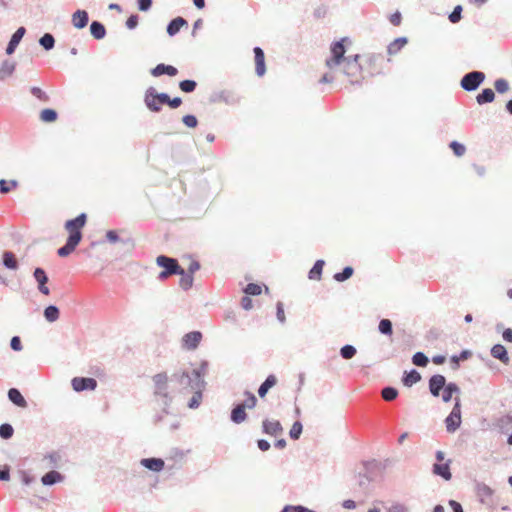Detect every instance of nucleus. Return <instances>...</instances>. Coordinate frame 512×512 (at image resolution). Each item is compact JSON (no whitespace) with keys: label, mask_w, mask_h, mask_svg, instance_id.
I'll use <instances>...</instances> for the list:
<instances>
[{"label":"nucleus","mask_w":512,"mask_h":512,"mask_svg":"<svg viewBox=\"0 0 512 512\" xmlns=\"http://www.w3.org/2000/svg\"><path fill=\"white\" fill-rule=\"evenodd\" d=\"M209 363L206 360H202L199 367L192 371H182L173 374L179 385L183 388H190L191 391L196 389H205L206 382L204 377L208 372Z\"/></svg>","instance_id":"f257e3e1"},{"label":"nucleus","mask_w":512,"mask_h":512,"mask_svg":"<svg viewBox=\"0 0 512 512\" xmlns=\"http://www.w3.org/2000/svg\"><path fill=\"white\" fill-rule=\"evenodd\" d=\"M429 391L433 397L441 396L443 402L451 401L453 394H460L461 390L455 382H446L441 374L432 375L428 381Z\"/></svg>","instance_id":"f03ea898"},{"label":"nucleus","mask_w":512,"mask_h":512,"mask_svg":"<svg viewBox=\"0 0 512 512\" xmlns=\"http://www.w3.org/2000/svg\"><path fill=\"white\" fill-rule=\"evenodd\" d=\"M144 104L153 113H159L162 105H167L168 93L158 92L153 86L148 87L144 93Z\"/></svg>","instance_id":"7ed1b4c3"},{"label":"nucleus","mask_w":512,"mask_h":512,"mask_svg":"<svg viewBox=\"0 0 512 512\" xmlns=\"http://www.w3.org/2000/svg\"><path fill=\"white\" fill-rule=\"evenodd\" d=\"M154 394L162 398L163 413L168 414L172 396L168 392V376L165 372L153 376Z\"/></svg>","instance_id":"20e7f679"},{"label":"nucleus","mask_w":512,"mask_h":512,"mask_svg":"<svg viewBox=\"0 0 512 512\" xmlns=\"http://www.w3.org/2000/svg\"><path fill=\"white\" fill-rule=\"evenodd\" d=\"M156 264L163 268L157 277L159 281H165L172 275L182 273V267L179 265L176 258L168 257L166 255H159L156 258Z\"/></svg>","instance_id":"39448f33"},{"label":"nucleus","mask_w":512,"mask_h":512,"mask_svg":"<svg viewBox=\"0 0 512 512\" xmlns=\"http://www.w3.org/2000/svg\"><path fill=\"white\" fill-rule=\"evenodd\" d=\"M360 55H350L340 64L343 74L349 78L351 84H360L359 78L362 75V67L359 63Z\"/></svg>","instance_id":"423d86ee"},{"label":"nucleus","mask_w":512,"mask_h":512,"mask_svg":"<svg viewBox=\"0 0 512 512\" xmlns=\"http://www.w3.org/2000/svg\"><path fill=\"white\" fill-rule=\"evenodd\" d=\"M346 40H348V38H342L339 41L332 43L330 48L331 56L325 61V64L329 69L339 66L347 58L345 56L346 47L344 45Z\"/></svg>","instance_id":"0eeeda50"},{"label":"nucleus","mask_w":512,"mask_h":512,"mask_svg":"<svg viewBox=\"0 0 512 512\" xmlns=\"http://www.w3.org/2000/svg\"><path fill=\"white\" fill-rule=\"evenodd\" d=\"M485 78L486 76L484 72L474 70L466 73L462 77L460 81V86L463 90L467 92H472L480 87V85L484 82Z\"/></svg>","instance_id":"6e6552de"},{"label":"nucleus","mask_w":512,"mask_h":512,"mask_svg":"<svg viewBox=\"0 0 512 512\" xmlns=\"http://www.w3.org/2000/svg\"><path fill=\"white\" fill-rule=\"evenodd\" d=\"M87 221V215L85 213L79 214L73 219H69L65 222V229L69 232L68 237L76 236L77 241L82 240V228L85 226Z\"/></svg>","instance_id":"1a4fd4ad"},{"label":"nucleus","mask_w":512,"mask_h":512,"mask_svg":"<svg viewBox=\"0 0 512 512\" xmlns=\"http://www.w3.org/2000/svg\"><path fill=\"white\" fill-rule=\"evenodd\" d=\"M461 425V403L458 397L455 398V404L452 411L445 419L446 431L454 433Z\"/></svg>","instance_id":"9d476101"},{"label":"nucleus","mask_w":512,"mask_h":512,"mask_svg":"<svg viewBox=\"0 0 512 512\" xmlns=\"http://www.w3.org/2000/svg\"><path fill=\"white\" fill-rule=\"evenodd\" d=\"M475 492L480 503L484 505L493 504L494 490L483 482H476Z\"/></svg>","instance_id":"9b49d317"},{"label":"nucleus","mask_w":512,"mask_h":512,"mask_svg":"<svg viewBox=\"0 0 512 512\" xmlns=\"http://www.w3.org/2000/svg\"><path fill=\"white\" fill-rule=\"evenodd\" d=\"M210 101L213 103L224 102L228 105H235L239 103L240 97L233 91L221 90L214 92L210 97Z\"/></svg>","instance_id":"f8f14e48"},{"label":"nucleus","mask_w":512,"mask_h":512,"mask_svg":"<svg viewBox=\"0 0 512 512\" xmlns=\"http://www.w3.org/2000/svg\"><path fill=\"white\" fill-rule=\"evenodd\" d=\"M71 385L76 392L93 391L97 387V381L91 377H74Z\"/></svg>","instance_id":"ddd939ff"},{"label":"nucleus","mask_w":512,"mask_h":512,"mask_svg":"<svg viewBox=\"0 0 512 512\" xmlns=\"http://www.w3.org/2000/svg\"><path fill=\"white\" fill-rule=\"evenodd\" d=\"M33 277L38 283V290L44 295H49L50 290L47 287V282L49 279L45 270L40 267L35 268L33 272Z\"/></svg>","instance_id":"4468645a"},{"label":"nucleus","mask_w":512,"mask_h":512,"mask_svg":"<svg viewBox=\"0 0 512 512\" xmlns=\"http://www.w3.org/2000/svg\"><path fill=\"white\" fill-rule=\"evenodd\" d=\"M150 73L153 77H160L162 75L174 77L178 74V69L173 65L160 63L156 65L154 68H152L150 70Z\"/></svg>","instance_id":"2eb2a0df"},{"label":"nucleus","mask_w":512,"mask_h":512,"mask_svg":"<svg viewBox=\"0 0 512 512\" xmlns=\"http://www.w3.org/2000/svg\"><path fill=\"white\" fill-rule=\"evenodd\" d=\"M283 432V427L278 420H269L264 419L262 422V433L270 435V436H277L278 434Z\"/></svg>","instance_id":"dca6fc26"},{"label":"nucleus","mask_w":512,"mask_h":512,"mask_svg":"<svg viewBox=\"0 0 512 512\" xmlns=\"http://www.w3.org/2000/svg\"><path fill=\"white\" fill-rule=\"evenodd\" d=\"M254 58H255V71L257 76L262 77L266 72V65H265V54L261 47H254Z\"/></svg>","instance_id":"f3484780"},{"label":"nucleus","mask_w":512,"mask_h":512,"mask_svg":"<svg viewBox=\"0 0 512 512\" xmlns=\"http://www.w3.org/2000/svg\"><path fill=\"white\" fill-rule=\"evenodd\" d=\"M25 33H26L25 27L21 26L12 34V36L7 44V47H6V53L8 55H11L15 52L17 46L19 45L20 41L24 37Z\"/></svg>","instance_id":"a211bd4d"},{"label":"nucleus","mask_w":512,"mask_h":512,"mask_svg":"<svg viewBox=\"0 0 512 512\" xmlns=\"http://www.w3.org/2000/svg\"><path fill=\"white\" fill-rule=\"evenodd\" d=\"M202 339L200 331H191L183 337V345L190 350L196 349Z\"/></svg>","instance_id":"6ab92c4d"},{"label":"nucleus","mask_w":512,"mask_h":512,"mask_svg":"<svg viewBox=\"0 0 512 512\" xmlns=\"http://www.w3.org/2000/svg\"><path fill=\"white\" fill-rule=\"evenodd\" d=\"M432 472L434 475L439 476L444 480H450L452 478L450 471V460H448L446 463H434Z\"/></svg>","instance_id":"aec40b11"},{"label":"nucleus","mask_w":512,"mask_h":512,"mask_svg":"<svg viewBox=\"0 0 512 512\" xmlns=\"http://www.w3.org/2000/svg\"><path fill=\"white\" fill-rule=\"evenodd\" d=\"M79 241H77L76 236L68 237L66 243L57 250V254L60 257L69 256L79 245Z\"/></svg>","instance_id":"412c9836"},{"label":"nucleus","mask_w":512,"mask_h":512,"mask_svg":"<svg viewBox=\"0 0 512 512\" xmlns=\"http://www.w3.org/2000/svg\"><path fill=\"white\" fill-rule=\"evenodd\" d=\"M89 15L86 10H77L72 14V24L77 29H82L87 26Z\"/></svg>","instance_id":"4be33fe9"},{"label":"nucleus","mask_w":512,"mask_h":512,"mask_svg":"<svg viewBox=\"0 0 512 512\" xmlns=\"http://www.w3.org/2000/svg\"><path fill=\"white\" fill-rule=\"evenodd\" d=\"M244 405H241L240 403L236 404L230 413V420L234 424H240L244 422L247 419V413L245 411Z\"/></svg>","instance_id":"5701e85b"},{"label":"nucleus","mask_w":512,"mask_h":512,"mask_svg":"<svg viewBox=\"0 0 512 512\" xmlns=\"http://www.w3.org/2000/svg\"><path fill=\"white\" fill-rule=\"evenodd\" d=\"M141 465L153 472H160L164 468V461L161 458H143Z\"/></svg>","instance_id":"b1692460"},{"label":"nucleus","mask_w":512,"mask_h":512,"mask_svg":"<svg viewBox=\"0 0 512 512\" xmlns=\"http://www.w3.org/2000/svg\"><path fill=\"white\" fill-rule=\"evenodd\" d=\"M188 22L183 17H176L172 19L167 25V33L169 36H175L183 26H187Z\"/></svg>","instance_id":"393cba45"},{"label":"nucleus","mask_w":512,"mask_h":512,"mask_svg":"<svg viewBox=\"0 0 512 512\" xmlns=\"http://www.w3.org/2000/svg\"><path fill=\"white\" fill-rule=\"evenodd\" d=\"M491 356L500 360L504 364L509 363V356L506 348L502 344H495L490 350Z\"/></svg>","instance_id":"a878e982"},{"label":"nucleus","mask_w":512,"mask_h":512,"mask_svg":"<svg viewBox=\"0 0 512 512\" xmlns=\"http://www.w3.org/2000/svg\"><path fill=\"white\" fill-rule=\"evenodd\" d=\"M63 479L64 476L60 472L52 470L42 476L41 482L45 486H52L56 483L61 482Z\"/></svg>","instance_id":"bb28decb"},{"label":"nucleus","mask_w":512,"mask_h":512,"mask_svg":"<svg viewBox=\"0 0 512 512\" xmlns=\"http://www.w3.org/2000/svg\"><path fill=\"white\" fill-rule=\"evenodd\" d=\"M8 399L18 407L27 406L25 398L17 388H10L8 390Z\"/></svg>","instance_id":"cd10ccee"},{"label":"nucleus","mask_w":512,"mask_h":512,"mask_svg":"<svg viewBox=\"0 0 512 512\" xmlns=\"http://www.w3.org/2000/svg\"><path fill=\"white\" fill-rule=\"evenodd\" d=\"M90 33L96 40H101L106 36V28L99 21H92L90 24Z\"/></svg>","instance_id":"c85d7f7f"},{"label":"nucleus","mask_w":512,"mask_h":512,"mask_svg":"<svg viewBox=\"0 0 512 512\" xmlns=\"http://www.w3.org/2000/svg\"><path fill=\"white\" fill-rule=\"evenodd\" d=\"M421 380V375L416 369H411L408 372H405L402 378V382L405 386L411 387L412 385L418 383Z\"/></svg>","instance_id":"c756f323"},{"label":"nucleus","mask_w":512,"mask_h":512,"mask_svg":"<svg viewBox=\"0 0 512 512\" xmlns=\"http://www.w3.org/2000/svg\"><path fill=\"white\" fill-rule=\"evenodd\" d=\"M495 93L491 88H484L477 96L476 101L479 105H484L493 102Z\"/></svg>","instance_id":"7c9ffc66"},{"label":"nucleus","mask_w":512,"mask_h":512,"mask_svg":"<svg viewBox=\"0 0 512 512\" xmlns=\"http://www.w3.org/2000/svg\"><path fill=\"white\" fill-rule=\"evenodd\" d=\"M3 266L10 270H16L18 268V260L11 251H5L2 255Z\"/></svg>","instance_id":"2f4dec72"},{"label":"nucleus","mask_w":512,"mask_h":512,"mask_svg":"<svg viewBox=\"0 0 512 512\" xmlns=\"http://www.w3.org/2000/svg\"><path fill=\"white\" fill-rule=\"evenodd\" d=\"M16 68V64L10 60H4L0 66V80H4L11 76Z\"/></svg>","instance_id":"473e14b6"},{"label":"nucleus","mask_w":512,"mask_h":512,"mask_svg":"<svg viewBox=\"0 0 512 512\" xmlns=\"http://www.w3.org/2000/svg\"><path fill=\"white\" fill-rule=\"evenodd\" d=\"M277 382L276 377L271 374L269 375L264 382L258 388V395L263 398L268 393L269 389L272 388Z\"/></svg>","instance_id":"72a5a7b5"},{"label":"nucleus","mask_w":512,"mask_h":512,"mask_svg":"<svg viewBox=\"0 0 512 512\" xmlns=\"http://www.w3.org/2000/svg\"><path fill=\"white\" fill-rule=\"evenodd\" d=\"M324 265H325L324 260H322V259L317 260L308 273L309 279L319 280L321 278Z\"/></svg>","instance_id":"f704fd0d"},{"label":"nucleus","mask_w":512,"mask_h":512,"mask_svg":"<svg viewBox=\"0 0 512 512\" xmlns=\"http://www.w3.org/2000/svg\"><path fill=\"white\" fill-rule=\"evenodd\" d=\"M406 43H407L406 37L396 38L394 41H392L388 45V47H387L388 54L393 55V54L398 53Z\"/></svg>","instance_id":"c9c22d12"},{"label":"nucleus","mask_w":512,"mask_h":512,"mask_svg":"<svg viewBox=\"0 0 512 512\" xmlns=\"http://www.w3.org/2000/svg\"><path fill=\"white\" fill-rule=\"evenodd\" d=\"M39 44L44 50L50 51L55 46V38L51 33H45L40 37Z\"/></svg>","instance_id":"e433bc0d"},{"label":"nucleus","mask_w":512,"mask_h":512,"mask_svg":"<svg viewBox=\"0 0 512 512\" xmlns=\"http://www.w3.org/2000/svg\"><path fill=\"white\" fill-rule=\"evenodd\" d=\"M60 311L55 305H49L44 309V317L48 322H55L59 319Z\"/></svg>","instance_id":"4c0bfd02"},{"label":"nucleus","mask_w":512,"mask_h":512,"mask_svg":"<svg viewBox=\"0 0 512 512\" xmlns=\"http://www.w3.org/2000/svg\"><path fill=\"white\" fill-rule=\"evenodd\" d=\"M179 275L181 276V278L179 280V286L184 291L189 290L193 285V281H194L193 276L186 273V271L183 268H182V273H180Z\"/></svg>","instance_id":"58836bf2"},{"label":"nucleus","mask_w":512,"mask_h":512,"mask_svg":"<svg viewBox=\"0 0 512 512\" xmlns=\"http://www.w3.org/2000/svg\"><path fill=\"white\" fill-rule=\"evenodd\" d=\"M354 269L351 266H346L341 272H337L333 275V279L337 282H344L352 277Z\"/></svg>","instance_id":"ea45409f"},{"label":"nucleus","mask_w":512,"mask_h":512,"mask_svg":"<svg viewBox=\"0 0 512 512\" xmlns=\"http://www.w3.org/2000/svg\"><path fill=\"white\" fill-rule=\"evenodd\" d=\"M205 389H196L193 390V396L188 402V407L190 409H196L200 406L202 398H203V391Z\"/></svg>","instance_id":"a19ab883"},{"label":"nucleus","mask_w":512,"mask_h":512,"mask_svg":"<svg viewBox=\"0 0 512 512\" xmlns=\"http://www.w3.org/2000/svg\"><path fill=\"white\" fill-rule=\"evenodd\" d=\"M57 117V112L51 108L43 109L40 113V119L46 123L54 122L57 119Z\"/></svg>","instance_id":"79ce46f5"},{"label":"nucleus","mask_w":512,"mask_h":512,"mask_svg":"<svg viewBox=\"0 0 512 512\" xmlns=\"http://www.w3.org/2000/svg\"><path fill=\"white\" fill-rule=\"evenodd\" d=\"M244 396L246 397V399L240 404L244 405L245 409H253L254 407H256L258 400L252 392L246 390L244 391Z\"/></svg>","instance_id":"37998d69"},{"label":"nucleus","mask_w":512,"mask_h":512,"mask_svg":"<svg viewBox=\"0 0 512 512\" xmlns=\"http://www.w3.org/2000/svg\"><path fill=\"white\" fill-rule=\"evenodd\" d=\"M179 88L184 93H192L197 88V82L191 79L182 80L179 82Z\"/></svg>","instance_id":"c03bdc74"},{"label":"nucleus","mask_w":512,"mask_h":512,"mask_svg":"<svg viewBox=\"0 0 512 512\" xmlns=\"http://www.w3.org/2000/svg\"><path fill=\"white\" fill-rule=\"evenodd\" d=\"M378 330L381 334L390 336L393 333V325L389 319H382L379 322Z\"/></svg>","instance_id":"a18cd8bd"},{"label":"nucleus","mask_w":512,"mask_h":512,"mask_svg":"<svg viewBox=\"0 0 512 512\" xmlns=\"http://www.w3.org/2000/svg\"><path fill=\"white\" fill-rule=\"evenodd\" d=\"M381 395L385 401H393L398 396V390L392 386H386L382 389Z\"/></svg>","instance_id":"49530a36"},{"label":"nucleus","mask_w":512,"mask_h":512,"mask_svg":"<svg viewBox=\"0 0 512 512\" xmlns=\"http://www.w3.org/2000/svg\"><path fill=\"white\" fill-rule=\"evenodd\" d=\"M106 240L110 243H116L118 241H121L124 244H132V240L130 238L120 239L116 230H108L106 232Z\"/></svg>","instance_id":"de8ad7c7"},{"label":"nucleus","mask_w":512,"mask_h":512,"mask_svg":"<svg viewBox=\"0 0 512 512\" xmlns=\"http://www.w3.org/2000/svg\"><path fill=\"white\" fill-rule=\"evenodd\" d=\"M356 353V348L350 344H346L342 346L340 349V356L346 360L353 358L356 355Z\"/></svg>","instance_id":"09e8293b"},{"label":"nucleus","mask_w":512,"mask_h":512,"mask_svg":"<svg viewBox=\"0 0 512 512\" xmlns=\"http://www.w3.org/2000/svg\"><path fill=\"white\" fill-rule=\"evenodd\" d=\"M412 362L418 367H426L429 363V359L423 352H416L412 356Z\"/></svg>","instance_id":"8fccbe9b"},{"label":"nucleus","mask_w":512,"mask_h":512,"mask_svg":"<svg viewBox=\"0 0 512 512\" xmlns=\"http://www.w3.org/2000/svg\"><path fill=\"white\" fill-rule=\"evenodd\" d=\"M18 186V182L16 180L6 181L5 179L0 180V193L7 194L12 189Z\"/></svg>","instance_id":"3c124183"},{"label":"nucleus","mask_w":512,"mask_h":512,"mask_svg":"<svg viewBox=\"0 0 512 512\" xmlns=\"http://www.w3.org/2000/svg\"><path fill=\"white\" fill-rule=\"evenodd\" d=\"M14 434V428L9 423H3L0 425V437L4 440L12 438Z\"/></svg>","instance_id":"603ef678"},{"label":"nucleus","mask_w":512,"mask_h":512,"mask_svg":"<svg viewBox=\"0 0 512 512\" xmlns=\"http://www.w3.org/2000/svg\"><path fill=\"white\" fill-rule=\"evenodd\" d=\"M303 431V425L300 421H295L289 431V436L292 440H298Z\"/></svg>","instance_id":"864d4df0"},{"label":"nucleus","mask_w":512,"mask_h":512,"mask_svg":"<svg viewBox=\"0 0 512 512\" xmlns=\"http://www.w3.org/2000/svg\"><path fill=\"white\" fill-rule=\"evenodd\" d=\"M494 87L499 94L506 93L510 88L509 82L504 78L496 79L494 82Z\"/></svg>","instance_id":"5fc2aeb1"},{"label":"nucleus","mask_w":512,"mask_h":512,"mask_svg":"<svg viewBox=\"0 0 512 512\" xmlns=\"http://www.w3.org/2000/svg\"><path fill=\"white\" fill-rule=\"evenodd\" d=\"M261 292H262V287H261V285H259L257 283H249L244 288V293L246 295L257 296V295H260Z\"/></svg>","instance_id":"6e6d98bb"},{"label":"nucleus","mask_w":512,"mask_h":512,"mask_svg":"<svg viewBox=\"0 0 512 512\" xmlns=\"http://www.w3.org/2000/svg\"><path fill=\"white\" fill-rule=\"evenodd\" d=\"M471 356V352L469 350H462L458 355H453L451 357V362L455 364L454 368L459 366L460 361L467 360Z\"/></svg>","instance_id":"4d7b16f0"},{"label":"nucleus","mask_w":512,"mask_h":512,"mask_svg":"<svg viewBox=\"0 0 512 512\" xmlns=\"http://www.w3.org/2000/svg\"><path fill=\"white\" fill-rule=\"evenodd\" d=\"M463 8L461 5L454 7L453 11L449 14L448 18L451 23H458L462 18Z\"/></svg>","instance_id":"13d9d810"},{"label":"nucleus","mask_w":512,"mask_h":512,"mask_svg":"<svg viewBox=\"0 0 512 512\" xmlns=\"http://www.w3.org/2000/svg\"><path fill=\"white\" fill-rule=\"evenodd\" d=\"M30 91H31V94L33 96H35L37 99H39L40 101H42V102H48L49 101V96L41 88L34 86V87L31 88Z\"/></svg>","instance_id":"bf43d9fd"},{"label":"nucleus","mask_w":512,"mask_h":512,"mask_svg":"<svg viewBox=\"0 0 512 512\" xmlns=\"http://www.w3.org/2000/svg\"><path fill=\"white\" fill-rule=\"evenodd\" d=\"M449 147L452 149L453 153L458 157L464 155L466 151L465 146L458 141L450 142Z\"/></svg>","instance_id":"052dcab7"},{"label":"nucleus","mask_w":512,"mask_h":512,"mask_svg":"<svg viewBox=\"0 0 512 512\" xmlns=\"http://www.w3.org/2000/svg\"><path fill=\"white\" fill-rule=\"evenodd\" d=\"M182 122L188 128H196L198 125V119L195 115L187 114L182 117Z\"/></svg>","instance_id":"680f3d73"},{"label":"nucleus","mask_w":512,"mask_h":512,"mask_svg":"<svg viewBox=\"0 0 512 512\" xmlns=\"http://www.w3.org/2000/svg\"><path fill=\"white\" fill-rule=\"evenodd\" d=\"M281 512H316L314 510H310L302 505H286L282 509Z\"/></svg>","instance_id":"e2e57ef3"},{"label":"nucleus","mask_w":512,"mask_h":512,"mask_svg":"<svg viewBox=\"0 0 512 512\" xmlns=\"http://www.w3.org/2000/svg\"><path fill=\"white\" fill-rule=\"evenodd\" d=\"M276 317H277V320L281 324H284L286 322V317H285V313H284V305L281 301H278L276 304Z\"/></svg>","instance_id":"0e129e2a"},{"label":"nucleus","mask_w":512,"mask_h":512,"mask_svg":"<svg viewBox=\"0 0 512 512\" xmlns=\"http://www.w3.org/2000/svg\"><path fill=\"white\" fill-rule=\"evenodd\" d=\"M358 485L360 488L365 489L371 482V478L368 476L367 473H359L358 476Z\"/></svg>","instance_id":"69168bd1"},{"label":"nucleus","mask_w":512,"mask_h":512,"mask_svg":"<svg viewBox=\"0 0 512 512\" xmlns=\"http://www.w3.org/2000/svg\"><path fill=\"white\" fill-rule=\"evenodd\" d=\"M139 22V16L137 14H132L126 20V27L130 30H133L137 27Z\"/></svg>","instance_id":"338daca9"},{"label":"nucleus","mask_w":512,"mask_h":512,"mask_svg":"<svg viewBox=\"0 0 512 512\" xmlns=\"http://www.w3.org/2000/svg\"><path fill=\"white\" fill-rule=\"evenodd\" d=\"M387 512H408V508L402 503L395 502L387 509Z\"/></svg>","instance_id":"774afa93"}]
</instances>
